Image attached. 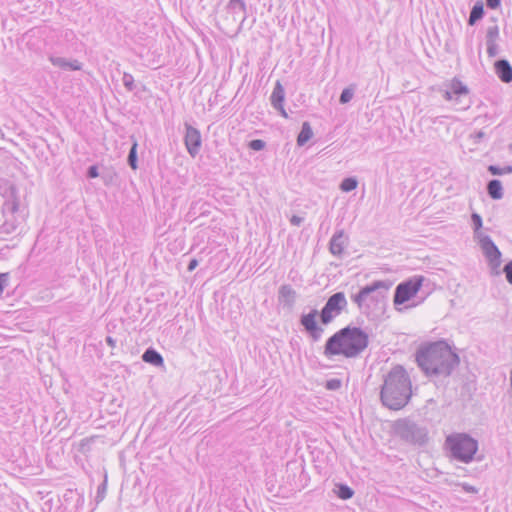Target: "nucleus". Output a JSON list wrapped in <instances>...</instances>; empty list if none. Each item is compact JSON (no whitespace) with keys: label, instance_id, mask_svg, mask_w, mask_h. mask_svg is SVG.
Segmentation results:
<instances>
[{"label":"nucleus","instance_id":"nucleus-1","mask_svg":"<svg viewBox=\"0 0 512 512\" xmlns=\"http://www.w3.org/2000/svg\"><path fill=\"white\" fill-rule=\"evenodd\" d=\"M416 361L430 378H447L459 365V356L444 341H437L419 349Z\"/></svg>","mask_w":512,"mask_h":512},{"label":"nucleus","instance_id":"nucleus-2","mask_svg":"<svg viewBox=\"0 0 512 512\" xmlns=\"http://www.w3.org/2000/svg\"><path fill=\"white\" fill-rule=\"evenodd\" d=\"M368 345V334L360 327L348 325L327 339L323 354L327 358L339 355L345 358H357Z\"/></svg>","mask_w":512,"mask_h":512},{"label":"nucleus","instance_id":"nucleus-3","mask_svg":"<svg viewBox=\"0 0 512 512\" xmlns=\"http://www.w3.org/2000/svg\"><path fill=\"white\" fill-rule=\"evenodd\" d=\"M412 396V383L409 374L401 365H395L384 377L380 399L391 410L405 407Z\"/></svg>","mask_w":512,"mask_h":512},{"label":"nucleus","instance_id":"nucleus-4","mask_svg":"<svg viewBox=\"0 0 512 512\" xmlns=\"http://www.w3.org/2000/svg\"><path fill=\"white\" fill-rule=\"evenodd\" d=\"M347 305L345 294L336 292L328 298L320 312L317 309H312L309 313L302 314L300 324L312 341L318 342L324 329L318 324L317 316L320 317L321 324L328 325L347 308Z\"/></svg>","mask_w":512,"mask_h":512},{"label":"nucleus","instance_id":"nucleus-5","mask_svg":"<svg viewBox=\"0 0 512 512\" xmlns=\"http://www.w3.org/2000/svg\"><path fill=\"white\" fill-rule=\"evenodd\" d=\"M445 446L451 458L465 464L471 463L478 451V441L466 433L447 436Z\"/></svg>","mask_w":512,"mask_h":512},{"label":"nucleus","instance_id":"nucleus-6","mask_svg":"<svg viewBox=\"0 0 512 512\" xmlns=\"http://www.w3.org/2000/svg\"><path fill=\"white\" fill-rule=\"evenodd\" d=\"M4 199L5 201L2 205L4 221L0 225V233L11 234L18 227L16 214L24 210V205L21 202L18 189L10 192V194L4 197Z\"/></svg>","mask_w":512,"mask_h":512},{"label":"nucleus","instance_id":"nucleus-7","mask_svg":"<svg viewBox=\"0 0 512 512\" xmlns=\"http://www.w3.org/2000/svg\"><path fill=\"white\" fill-rule=\"evenodd\" d=\"M394 430L397 436L411 444L421 446L428 440L427 429L408 419L396 421Z\"/></svg>","mask_w":512,"mask_h":512},{"label":"nucleus","instance_id":"nucleus-8","mask_svg":"<svg viewBox=\"0 0 512 512\" xmlns=\"http://www.w3.org/2000/svg\"><path fill=\"white\" fill-rule=\"evenodd\" d=\"M423 281V276H414L406 281L399 283L396 286L394 293V306L397 307L398 305H402L413 298L422 287Z\"/></svg>","mask_w":512,"mask_h":512},{"label":"nucleus","instance_id":"nucleus-9","mask_svg":"<svg viewBox=\"0 0 512 512\" xmlns=\"http://www.w3.org/2000/svg\"><path fill=\"white\" fill-rule=\"evenodd\" d=\"M392 286V282L389 280H378L372 282L370 285L363 287L357 294L352 296V300L357 304L359 308L362 307L364 301L367 297L377 292L381 294L382 292L386 293Z\"/></svg>","mask_w":512,"mask_h":512},{"label":"nucleus","instance_id":"nucleus-10","mask_svg":"<svg viewBox=\"0 0 512 512\" xmlns=\"http://www.w3.org/2000/svg\"><path fill=\"white\" fill-rule=\"evenodd\" d=\"M480 247L490 266L497 269L501 264V252L490 236L485 235L480 239Z\"/></svg>","mask_w":512,"mask_h":512},{"label":"nucleus","instance_id":"nucleus-11","mask_svg":"<svg viewBox=\"0 0 512 512\" xmlns=\"http://www.w3.org/2000/svg\"><path fill=\"white\" fill-rule=\"evenodd\" d=\"M185 129L184 143L186 149L192 157H195L199 153L202 143L200 131L188 123L185 124Z\"/></svg>","mask_w":512,"mask_h":512},{"label":"nucleus","instance_id":"nucleus-12","mask_svg":"<svg viewBox=\"0 0 512 512\" xmlns=\"http://www.w3.org/2000/svg\"><path fill=\"white\" fill-rule=\"evenodd\" d=\"M284 99H285V90H284L282 84L280 83V81H277L274 86V89L272 91V94L270 96V101H271L273 108L275 110L279 111L283 117L287 118L288 115L283 106Z\"/></svg>","mask_w":512,"mask_h":512},{"label":"nucleus","instance_id":"nucleus-13","mask_svg":"<svg viewBox=\"0 0 512 512\" xmlns=\"http://www.w3.org/2000/svg\"><path fill=\"white\" fill-rule=\"evenodd\" d=\"M347 240L344 230L336 231L329 242L330 253L336 257H341L347 245Z\"/></svg>","mask_w":512,"mask_h":512},{"label":"nucleus","instance_id":"nucleus-14","mask_svg":"<svg viewBox=\"0 0 512 512\" xmlns=\"http://www.w3.org/2000/svg\"><path fill=\"white\" fill-rule=\"evenodd\" d=\"M227 10L230 14H232L234 20H237L239 16L241 17L239 25V29H241L243 22L247 18L245 2L243 0H229L227 4Z\"/></svg>","mask_w":512,"mask_h":512},{"label":"nucleus","instance_id":"nucleus-15","mask_svg":"<svg viewBox=\"0 0 512 512\" xmlns=\"http://www.w3.org/2000/svg\"><path fill=\"white\" fill-rule=\"evenodd\" d=\"M49 61L58 68L67 71H78L82 69V63L77 59H67L64 57L50 56Z\"/></svg>","mask_w":512,"mask_h":512},{"label":"nucleus","instance_id":"nucleus-16","mask_svg":"<svg viewBox=\"0 0 512 512\" xmlns=\"http://www.w3.org/2000/svg\"><path fill=\"white\" fill-rule=\"evenodd\" d=\"M495 73L504 83L512 82V66L506 59L497 60L494 64Z\"/></svg>","mask_w":512,"mask_h":512},{"label":"nucleus","instance_id":"nucleus-17","mask_svg":"<svg viewBox=\"0 0 512 512\" xmlns=\"http://www.w3.org/2000/svg\"><path fill=\"white\" fill-rule=\"evenodd\" d=\"M279 301L284 303L285 306L291 308L294 306L297 293L289 284H284L280 286L278 291Z\"/></svg>","mask_w":512,"mask_h":512},{"label":"nucleus","instance_id":"nucleus-18","mask_svg":"<svg viewBox=\"0 0 512 512\" xmlns=\"http://www.w3.org/2000/svg\"><path fill=\"white\" fill-rule=\"evenodd\" d=\"M142 360L154 366L163 365V357L153 348H148L142 355Z\"/></svg>","mask_w":512,"mask_h":512},{"label":"nucleus","instance_id":"nucleus-19","mask_svg":"<svg viewBox=\"0 0 512 512\" xmlns=\"http://www.w3.org/2000/svg\"><path fill=\"white\" fill-rule=\"evenodd\" d=\"M487 193L494 200L501 199L503 197L501 181L497 179L490 180L487 184Z\"/></svg>","mask_w":512,"mask_h":512},{"label":"nucleus","instance_id":"nucleus-20","mask_svg":"<svg viewBox=\"0 0 512 512\" xmlns=\"http://www.w3.org/2000/svg\"><path fill=\"white\" fill-rule=\"evenodd\" d=\"M313 137V131L309 122L305 121L302 124L301 131L297 137V145H305Z\"/></svg>","mask_w":512,"mask_h":512},{"label":"nucleus","instance_id":"nucleus-21","mask_svg":"<svg viewBox=\"0 0 512 512\" xmlns=\"http://www.w3.org/2000/svg\"><path fill=\"white\" fill-rule=\"evenodd\" d=\"M484 16V5L482 1H477L471 9L468 24L474 25L478 20Z\"/></svg>","mask_w":512,"mask_h":512},{"label":"nucleus","instance_id":"nucleus-22","mask_svg":"<svg viewBox=\"0 0 512 512\" xmlns=\"http://www.w3.org/2000/svg\"><path fill=\"white\" fill-rule=\"evenodd\" d=\"M449 89L453 93L454 96H456L455 100L459 101L460 96L467 95L468 94V88L466 85H464L460 80L457 78H454L450 85Z\"/></svg>","mask_w":512,"mask_h":512},{"label":"nucleus","instance_id":"nucleus-23","mask_svg":"<svg viewBox=\"0 0 512 512\" xmlns=\"http://www.w3.org/2000/svg\"><path fill=\"white\" fill-rule=\"evenodd\" d=\"M357 185H358V181L356 178L354 177H348V178H345L341 184H340V189L343 191V192H350L354 189L357 188Z\"/></svg>","mask_w":512,"mask_h":512},{"label":"nucleus","instance_id":"nucleus-24","mask_svg":"<svg viewBox=\"0 0 512 512\" xmlns=\"http://www.w3.org/2000/svg\"><path fill=\"white\" fill-rule=\"evenodd\" d=\"M16 186L8 180L0 179V195L4 198L16 190Z\"/></svg>","mask_w":512,"mask_h":512},{"label":"nucleus","instance_id":"nucleus-25","mask_svg":"<svg viewBox=\"0 0 512 512\" xmlns=\"http://www.w3.org/2000/svg\"><path fill=\"white\" fill-rule=\"evenodd\" d=\"M128 164L133 169H137V142L134 141L132 147L130 148L129 154H128Z\"/></svg>","mask_w":512,"mask_h":512},{"label":"nucleus","instance_id":"nucleus-26","mask_svg":"<svg viewBox=\"0 0 512 512\" xmlns=\"http://www.w3.org/2000/svg\"><path fill=\"white\" fill-rule=\"evenodd\" d=\"M487 169H488L489 173L492 175H504V174L512 173L511 165H506L503 168H500L499 166H496V165H489Z\"/></svg>","mask_w":512,"mask_h":512},{"label":"nucleus","instance_id":"nucleus-27","mask_svg":"<svg viewBox=\"0 0 512 512\" xmlns=\"http://www.w3.org/2000/svg\"><path fill=\"white\" fill-rule=\"evenodd\" d=\"M337 488V495L343 500L350 499L354 494V491L347 485L339 484L337 485Z\"/></svg>","mask_w":512,"mask_h":512},{"label":"nucleus","instance_id":"nucleus-28","mask_svg":"<svg viewBox=\"0 0 512 512\" xmlns=\"http://www.w3.org/2000/svg\"><path fill=\"white\" fill-rule=\"evenodd\" d=\"M499 38V27L497 25L489 26L486 31V43L497 42Z\"/></svg>","mask_w":512,"mask_h":512},{"label":"nucleus","instance_id":"nucleus-29","mask_svg":"<svg viewBox=\"0 0 512 512\" xmlns=\"http://www.w3.org/2000/svg\"><path fill=\"white\" fill-rule=\"evenodd\" d=\"M355 93V89L353 86H349L341 92V95L339 97V102L341 104H346L351 101Z\"/></svg>","mask_w":512,"mask_h":512},{"label":"nucleus","instance_id":"nucleus-30","mask_svg":"<svg viewBox=\"0 0 512 512\" xmlns=\"http://www.w3.org/2000/svg\"><path fill=\"white\" fill-rule=\"evenodd\" d=\"M122 81H123V85L125 86V88L128 91H133L135 89L136 85H135L134 77L130 73L124 72Z\"/></svg>","mask_w":512,"mask_h":512},{"label":"nucleus","instance_id":"nucleus-31","mask_svg":"<svg viewBox=\"0 0 512 512\" xmlns=\"http://www.w3.org/2000/svg\"><path fill=\"white\" fill-rule=\"evenodd\" d=\"M266 143L261 139H254L249 142V148L254 151H260L264 149Z\"/></svg>","mask_w":512,"mask_h":512},{"label":"nucleus","instance_id":"nucleus-32","mask_svg":"<svg viewBox=\"0 0 512 512\" xmlns=\"http://www.w3.org/2000/svg\"><path fill=\"white\" fill-rule=\"evenodd\" d=\"M486 45H487V54L489 57L493 58L498 55L499 49H498L497 42L486 43Z\"/></svg>","mask_w":512,"mask_h":512},{"label":"nucleus","instance_id":"nucleus-33","mask_svg":"<svg viewBox=\"0 0 512 512\" xmlns=\"http://www.w3.org/2000/svg\"><path fill=\"white\" fill-rule=\"evenodd\" d=\"M342 383H341V380L339 379H330L326 382V385L325 387L328 389V390H338L340 387H341Z\"/></svg>","mask_w":512,"mask_h":512},{"label":"nucleus","instance_id":"nucleus-34","mask_svg":"<svg viewBox=\"0 0 512 512\" xmlns=\"http://www.w3.org/2000/svg\"><path fill=\"white\" fill-rule=\"evenodd\" d=\"M503 272L505 273L508 283L512 285V260L505 264Z\"/></svg>","mask_w":512,"mask_h":512},{"label":"nucleus","instance_id":"nucleus-35","mask_svg":"<svg viewBox=\"0 0 512 512\" xmlns=\"http://www.w3.org/2000/svg\"><path fill=\"white\" fill-rule=\"evenodd\" d=\"M471 220L475 231L479 230L482 227V218L479 214L473 213L471 216Z\"/></svg>","mask_w":512,"mask_h":512},{"label":"nucleus","instance_id":"nucleus-36","mask_svg":"<svg viewBox=\"0 0 512 512\" xmlns=\"http://www.w3.org/2000/svg\"><path fill=\"white\" fill-rule=\"evenodd\" d=\"M9 274L0 273V296L2 295L5 287L8 285Z\"/></svg>","mask_w":512,"mask_h":512},{"label":"nucleus","instance_id":"nucleus-37","mask_svg":"<svg viewBox=\"0 0 512 512\" xmlns=\"http://www.w3.org/2000/svg\"><path fill=\"white\" fill-rule=\"evenodd\" d=\"M106 480L98 486L97 489V500L101 501L104 498V494L106 492Z\"/></svg>","mask_w":512,"mask_h":512},{"label":"nucleus","instance_id":"nucleus-38","mask_svg":"<svg viewBox=\"0 0 512 512\" xmlns=\"http://www.w3.org/2000/svg\"><path fill=\"white\" fill-rule=\"evenodd\" d=\"M99 173H98V168L97 166L95 165H92L88 168L87 170V177L88 178H96L98 177Z\"/></svg>","mask_w":512,"mask_h":512},{"label":"nucleus","instance_id":"nucleus-39","mask_svg":"<svg viewBox=\"0 0 512 512\" xmlns=\"http://www.w3.org/2000/svg\"><path fill=\"white\" fill-rule=\"evenodd\" d=\"M304 221V218L303 217H300L298 215H293L291 218H290V223L291 225L293 226H300Z\"/></svg>","mask_w":512,"mask_h":512},{"label":"nucleus","instance_id":"nucleus-40","mask_svg":"<svg viewBox=\"0 0 512 512\" xmlns=\"http://www.w3.org/2000/svg\"><path fill=\"white\" fill-rule=\"evenodd\" d=\"M501 0H486V5L490 9H497L500 6Z\"/></svg>","mask_w":512,"mask_h":512},{"label":"nucleus","instance_id":"nucleus-41","mask_svg":"<svg viewBox=\"0 0 512 512\" xmlns=\"http://www.w3.org/2000/svg\"><path fill=\"white\" fill-rule=\"evenodd\" d=\"M471 137L474 139L475 143H479L485 137V133L483 131H478L471 135Z\"/></svg>","mask_w":512,"mask_h":512},{"label":"nucleus","instance_id":"nucleus-42","mask_svg":"<svg viewBox=\"0 0 512 512\" xmlns=\"http://www.w3.org/2000/svg\"><path fill=\"white\" fill-rule=\"evenodd\" d=\"M462 487L468 493H477L478 492V490L474 486L469 485L467 483L463 484Z\"/></svg>","mask_w":512,"mask_h":512},{"label":"nucleus","instance_id":"nucleus-43","mask_svg":"<svg viewBox=\"0 0 512 512\" xmlns=\"http://www.w3.org/2000/svg\"><path fill=\"white\" fill-rule=\"evenodd\" d=\"M197 265H198L197 259H195V258L191 259L188 264V267H187L188 271H193L197 267Z\"/></svg>","mask_w":512,"mask_h":512},{"label":"nucleus","instance_id":"nucleus-44","mask_svg":"<svg viewBox=\"0 0 512 512\" xmlns=\"http://www.w3.org/2000/svg\"><path fill=\"white\" fill-rule=\"evenodd\" d=\"M453 96H454V95H453V93L451 92V90H450V89L445 90V91H444V93H443V97H444L447 101H451V100H453V99H454V98H453Z\"/></svg>","mask_w":512,"mask_h":512},{"label":"nucleus","instance_id":"nucleus-45","mask_svg":"<svg viewBox=\"0 0 512 512\" xmlns=\"http://www.w3.org/2000/svg\"><path fill=\"white\" fill-rule=\"evenodd\" d=\"M106 343L110 346V347H115L116 346V340L114 338H112L111 336H107L106 337Z\"/></svg>","mask_w":512,"mask_h":512},{"label":"nucleus","instance_id":"nucleus-46","mask_svg":"<svg viewBox=\"0 0 512 512\" xmlns=\"http://www.w3.org/2000/svg\"><path fill=\"white\" fill-rule=\"evenodd\" d=\"M469 108V104H466L465 106L462 107V109H467Z\"/></svg>","mask_w":512,"mask_h":512},{"label":"nucleus","instance_id":"nucleus-47","mask_svg":"<svg viewBox=\"0 0 512 512\" xmlns=\"http://www.w3.org/2000/svg\"><path fill=\"white\" fill-rule=\"evenodd\" d=\"M4 136L2 130L0 129V138H2Z\"/></svg>","mask_w":512,"mask_h":512}]
</instances>
